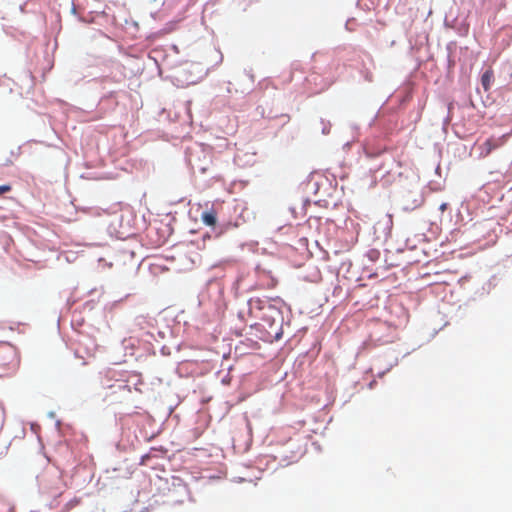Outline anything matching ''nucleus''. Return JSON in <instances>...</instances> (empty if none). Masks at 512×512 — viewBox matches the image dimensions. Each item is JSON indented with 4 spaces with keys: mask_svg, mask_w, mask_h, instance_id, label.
I'll return each mask as SVG.
<instances>
[{
    "mask_svg": "<svg viewBox=\"0 0 512 512\" xmlns=\"http://www.w3.org/2000/svg\"><path fill=\"white\" fill-rule=\"evenodd\" d=\"M446 209H447V204H446V203H442V204L440 205V210L443 212V211H445Z\"/></svg>",
    "mask_w": 512,
    "mask_h": 512,
    "instance_id": "8",
    "label": "nucleus"
},
{
    "mask_svg": "<svg viewBox=\"0 0 512 512\" xmlns=\"http://www.w3.org/2000/svg\"><path fill=\"white\" fill-rule=\"evenodd\" d=\"M506 141L505 135L497 138H489L485 142L486 154H489L493 149L501 147Z\"/></svg>",
    "mask_w": 512,
    "mask_h": 512,
    "instance_id": "3",
    "label": "nucleus"
},
{
    "mask_svg": "<svg viewBox=\"0 0 512 512\" xmlns=\"http://www.w3.org/2000/svg\"><path fill=\"white\" fill-rule=\"evenodd\" d=\"M19 355L15 346L8 342L0 343V377L15 371L19 366Z\"/></svg>",
    "mask_w": 512,
    "mask_h": 512,
    "instance_id": "1",
    "label": "nucleus"
},
{
    "mask_svg": "<svg viewBox=\"0 0 512 512\" xmlns=\"http://www.w3.org/2000/svg\"><path fill=\"white\" fill-rule=\"evenodd\" d=\"M257 286L259 289H273L277 286L278 280L272 272L257 266L256 268Z\"/></svg>",
    "mask_w": 512,
    "mask_h": 512,
    "instance_id": "2",
    "label": "nucleus"
},
{
    "mask_svg": "<svg viewBox=\"0 0 512 512\" xmlns=\"http://www.w3.org/2000/svg\"><path fill=\"white\" fill-rule=\"evenodd\" d=\"M11 186L6 184V185H1L0 186V195L4 194V193H7V192H10L11 191Z\"/></svg>",
    "mask_w": 512,
    "mask_h": 512,
    "instance_id": "7",
    "label": "nucleus"
},
{
    "mask_svg": "<svg viewBox=\"0 0 512 512\" xmlns=\"http://www.w3.org/2000/svg\"><path fill=\"white\" fill-rule=\"evenodd\" d=\"M263 304H264V301L261 300L260 298H254L249 301V305L252 309L257 308V309L261 310L263 308Z\"/></svg>",
    "mask_w": 512,
    "mask_h": 512,
    "instance_id": "6",
    "label": "nucleus"
},
{
    "mask_svg": "<svg viewBox=\"0 0 512 512\" xmlns=\"http://www.w3.org/2000/svg\"><path fill=\"white\" fill-rule=\"evenodd\" d=\"M492 80H493V71L492 70H487L482 75V86H483L485 91H487L489 89V86H490V83L492 82Z\"/></svg>",
    "mask_w": 512,
    "mask_h": 512,
    "instance_id": "5",
    "label": "nucleus"
},
{
    "mask_svg": "<svg viewBox=\"0 0 512 512\" xmlns=\"http://www.w3.org/2000/svg\"><path fill=\"white\" fill-rule=\"evenodd\" d=\"M202 222L207 226H215L217 222V214L214 209L205 211L201 215Z\"/></svg>",
    "mask_w": 512,
    "mask_h": 512,
    "instance_id": "4",
    "label": "nucleus"
}]
</instances>
